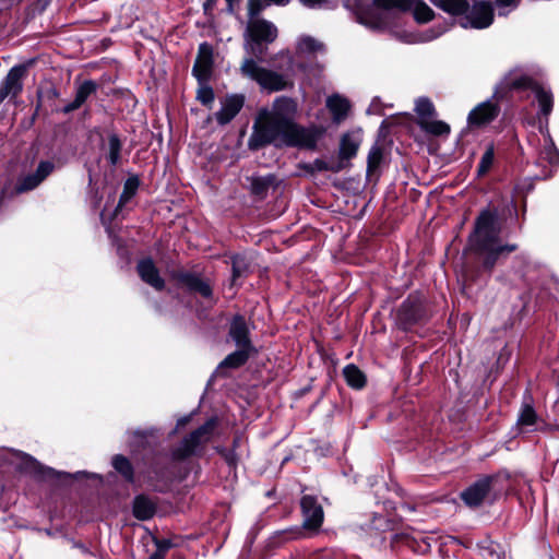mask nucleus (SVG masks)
<instances>
[{
	"mask_svg": "<svg viewBox=\"0 0 559 559\" xmlns=\"http://www.w3.org/2000/svg\"><path fill=\"white\" fill-rule=\"evenodd\" d=\"M296 104L287 97L275 99L272 109L251 136L254 147L273 144L276 147L314 148L320 136L316 127H302L294 121Z\"/></svg>",
	"mask_w": 559,
	"mask_h": 559,
	"instance_id": "nucleus-1",
	"label": "nucleus"
},
{
	"mask_svg": "<svg viewBox=\"0 0 559 559\" xmlns=\"http://www.w3.org/2000/svg\"><path fill=\"white\" fill-rule=\"evenodd\" d=\"M501 222L497 210L485 209L475 219L468 241L471 250L483 259L484 270L491 272L500 257L518 249L515 243H501Z\"/></svg>",
	"mask_w": 559,
	"mask_h": 559,
	"instance_id": "nucleus-2",
	"label": "nucleus"
},
{
	"mask_svg": "<svg viewBox=\"0 0 559 559\" xmlns=\"http://www.w3.org/2000/svg\"><path fill=\"white\" fill-rule=\"evenodd\" d=\"M498 7L515 5V0H495ZM452 16L459 17L464 28H486L493 21L492 0H474L471 7L467 0H430Z\"/></svg>",
	"mask_w": 559,
	"mask_h": 559,
	"instance_id": "nucleus-3",
	"label": "nucleus"
},
{
	"mask_svg": "<svg viewBox=\"0 0 559 559\" xmlns=\"http://www.w3.org/2000/svg\"><path fill=\"white\" fill-rule=\"evenodd\" d=\"M281 58L284 59L287 64L284 73H277L262 68L251 58L243 60L240 71L242 75L255 81L263 90L270 92L283 91L292 85L289 73L294 70V62L289 53H282Z\"/></svg>",
	"mask_w": 559,
	"mask_h": 559,
	"instance_id": "nucleus-4",
	"label": "nucleus"
},
{
	"mask_svg": "<svg viewBox=\"0 0 559 559\" xmlns=\"http://www.w3.org/2000/svg\"><path fill=\"white\" fill-rule=\"evenodd\" d=\"M216 425V418L207 419L202 426L192 431L180 442L178 447L173 450V457L175 460H185L195 454L200 448H202L211 440Z\"/></svg>",
	"mask_w": 559,
	"mask_h": 559,
	"instance_id": "nucleus-5",
	"label": "nucleus"
},
{
	"mask_svg": "<svg viewBox=\"0 0 559 559\" xmlns=\"http://www.w3.org/2000/svg\"><path fill=\"white\" fill-rule=\"evenodd\" d=\"M373 3L384 11L413 10L414 17L419 23H427L433 19V11L423 0H373Z\"/></svg>",
	"mask_w": 559,
	"mask_h": 559,
	"instance_id": "nucleus-6",
	"label": "nucleus"
},
{
	"mask_svg": "<svg viewBox=\"0 0 559 559\" xmlns=\"http://www.w3.org/2000/svg\"><path fill=\"white\" fill-rule=\"evenodd\" d=\"M32 63H21L12 67L4 79L0 83V104L8 97L11 99L16 98L22 92L24 86V79L27 75L28 66Z\"/></svg>",
	"mask_w": 559,
	"mask_h": 559,
	"instance_id": "nucleus-7",
	"label": "nucleus"
},
{
	"mask_svg": "<svg viewBox=\"0 0 559 559\" xmlns=\"http://www.w3.org/2000/svg\"><path fill=\"white\" fill-rule=\"evenodd\" d=\"M510 88H530L534 94L539 105V112L545 116L546 124L548 123V116L550 115L554 106L552 93L544 88L531 78L521 76L512 82L506 83Z\"/></svg>",
	"mask_w": 559,
	"mask_h": 559,
	"instance_id": "nucleus-8",
	"label": "nucleus"
},
{
	"mask_svg": "<svg viewBox=\"0 0 559 559\" xmlns=\"http://www.w3.org/2000/svg\"><path fill=\"white\" fill-rule=\"evenodd\" d=\"M247 33L253 44H250V48L252 53L254 55H261L262 49L259 48V51H255L254 44L259 45L260 43H272L277 37V28L276 26L264 19H254L249 20L248 26H247Z\"/></svg>",
	"mask_w": 559,
	"mask_h": 559,
	"instance_id": "nucleus-9",
	"label": "nucleus"
},
{
	"mask_svg": "<svg viewBox=\"0 0 559 559\" xmlns=\"http://www.w3.org/2000/svg\"><path fill=\"white\" fill-rule=\"evenodd\" d=\"M492 481V476H483L478 478L461 492V499L469 508H477L481 506L491 490Z\"/></svg>",
	"mask_w": 559,
	"mask_h": 559,
	"instance_id": "nucleus-10",
	"label": "nucleus"
},
{
	"mask_svg": "<svg viewBox=\"0 0 559 559\" xmlns=\"http://www.w3.org/2000/svg\"><path fill=\"white\" fill-rule=\"evenodd\" d=\"M300 507L304 515V525L307 528H319L323 522L324 513L318 498L312 495H305L300 500Z\"/></svg>",
	"mask_w": 559,
	"mask_h": 559,
	"instance_id": "nucleus-11",
	"label": "nucleus"
},
{
	"mask_svg": "<svg viewBox=\"0 0 559 559\" xmlns=\"http://www.w3.org/2000/svg\"><path fill=\"white\" fill-rule=\"evenodd\" d=\"M424 316L423 306L417 298H407L404 300L396 313V320L403 329H409L421 320Z\"/></svg>",
	"mask_w": 559,
	"mask_h": 559,
	"instance_id": "nucleus-12",
	"label": "nucleus"
},
{
	"mask_svg": "<svg viewBox=\"0 0 559 559\" xmlns=\"http://www.w3.org/2000/svg\"><path fill=\"white\" fill-rule=\"evenodd\" d=\"M500 108L497 103L486 100L477 105L467 117L469 127H483L490 123L499 115Z\"/></svg>",
	"mask_w": 559,
	"mask_h": 559,
	"instance_id": "nucleus-13",
	"label": "nucleus"
},
{
	"mask_svg": "<svg viewBox=\"0 0 559 559\" xmlns=\"http://www.w3.org/2000/svg\"><path fill=\"white\" fill-rule=\"evenodd\" d=\"M229 336L237 348L254 349L250 340V330L243 316L236 314L231 319Z\"/></svg>",
	"mask_w": 559,
	"mask_h": 559,
	"instance_id": "nucleus-14",
	"label": "nucleus"
},
{
	"mask_svg": "<svg viewBox=\"0 0 559 559\" xmlns=\"http://www.w3.org/2000/svg\"><path fill=\"white\" fill-rule=\"evenodd\" d=\"M362 142V130H355L344 133L340 141L338 157L341 160H349L357 155L358 148Z\"/></svg>",
	"mask_w": 559,
	"mask_h": 559,
	"instance_id": "nucleus-15",
	"label": "nucleus"
},
{
	"mask_svg": "<svg viewBox=\"0 0 559 559\" xmlns=\"http://www.w3.org/2000/svg\"><path fill=\"white\" fill-rule=\"evenodd\" d=\"M136 271L141 280L156 290H163L165 281L152 259L146 258L139 261Z\"/></svg>",
	"mask_w": 559,
	"mask_h": 559,
	"instance_id": "nucleus-16",
	"label": "nucleus"
},
{
	"mask_svg": "<svg viewBox=\"0 0 559 559\" xmlns=\"http://www.w3.org/2000/svg\"><path fill=\"white\" fill-rule=\"evenodd\" d=\"M176 280L186 286L190 292L199 293L204 298H211L213 290L210 284L201 278L200 275L191 272H179Z\"/></svg>",
	"mask_w": 559,
	"mask_h": 559,
	"instance_id": "nucleus-17",
	"label": "nucleus"
},
{
	"mask_svg": "<svg viewBox=\"0 0 559 559\" xmlns=\"http://www.w3.org/2000/svg\"><path fill=\"white\" fill-rule=\"evenodd\" d=\"M243 102V96L240 95H231L227 97L224 100L222 108L215 114L216 121L222 126L230 122L241 110Z\"/></svg>",
	"mask_w": 559,
	"mask_h": 559,
	"instance_id": "nucleus-18",
	"label": "nucleus"
},
{
	"mask_svg": "<svg viewBox=\"0 0 559 559\" xmlns=\"http://www.w3.org/2000/svg\"><path fill=\"white\" fill-rule=\"evenodd\" d=\"M212 68V48L206 43L199 47L198 58L193 66L192 72L198 80H205L209 78Z\"/></svg>",
	"mask_w": 559,
	"mask_h": 559,
	"instance_id": "nucleus-19",
	"label": "nucleus"
},
{
	"mask_svg": "<svg viewBox=\"0 0 559 559\" xmlns=\"http://www.w3.org/2000/svg\"><path fill=\"white\" fill-rule=\"evenodd\" d=\"M326 107L332 114L333 121L340 123L346 119L350 110V103L340 94H333L326 99Z\"/></svg>",
	"mask_w": 559,
	"mask_h": 559,
	"instance_id": "nucleus-20",
	"label": "nucleus"
},
{
	"mask_svg": "<svg viewBox=\"0 0 559 559\" xmlns=\"http://www.w3.org/2000/svg\"><path fill=\"white\" fill-rule=\"evenodd\" d=\"M250 182V192L259 199H264L271 187L276 186V177L272 174L266 176H251L248 178Z\"/></svg>",
	"mask_w": 559,
	"mask_h": 559,
	"instance_id": "nucleus-21",
	"label": "nucleus"
},
{
	"mask_svg": "<svg viewBox=\"0 0 559 559\" xmlns=\"http://www.w3.org/2000/svg\"><path fill=\"white\" fill-rule=\"evenodd\" d=\"M252 352L253 349L237 348L235 352L227 355L223 361L219 362L217 370L221 371L226 368L236 369L243 366L248 361Z\"/></svg>",
	"mask_w": 559,
	"mask_h": 559,
	"instance_id": "nucleus-22",
	"label": "nucleus"
},
{
	"mask_svg": "<svg viewBox=\"0 0 559 559\" xmlns=\"http://www.w3.org/2000/svg\"><path fill=\"white\" fill-rule=\"evenodd\" d=\"M155 513L154 503L144 496L135 497L133 501V515L141 521H146L153 518Z\"/></svg>",
	"mask_w": 559,
	"mask_h": 559,
	"instance_id": "nucleus-23",
	"label": "nucleus"
},
{
	"mask_svg": "<svg viewBox=\"0 0 559 559\" xmlns=\"http://www.w3.org/2000/svg\"><path fill=\"white\" fill-rule=\"evenodd\" d=\"M343 376L346 383L353 389L359 390L366 385L365 373L354 364H349L343 369Z\"/></svg>",
	"mask_w": 559,
	"mask_h": 559,
	"instance_id": "nucleus-24",
	"label": "nucleus"
},
{
	"mask_svg": "<svg viewBox=\"0 0 559 559\" xmlns=\"http://www.w3.org/2000/svg\"><path fill=\"white\" fill-rule=\"evenodd\" d=\"M139 188V180L135 177L128 178L123 185L122 193L120 194L117 210L124 206L136 193Z\"/></svg>",
	"mask_w": 559,
	"mask_h": 559,
	"instance_id": "nucleus-25",
	"label": "nucleus"
},
{
	"mask_svg": "<svg viewBox=\"0 0 559 559\" xmlns=\"http://www.w3.org/2000/svg\"><path fill=\"white\" fill-rule=\"evenodd\" d=\"M420 128L433 135H445L450 133V126L441 120H421Z\"/></svg>",
	"mask_w": 559,
	"mask_h": 559,
	"instance_id": "nucleus-26",
	"label": "nucleus"
},
{
	"mask_svg": "<svg viewBox=\"0 0 559 559\" xmlns=\"http://www.w3.org/2000/svg\"><path fill=\"white\" fill-rule=\"evenodd\" d=\"M537 415L533 406L528 403H524L518 418V425L522 428H532L535 426Z\"/></svg>",
	"mask_w": 559,
	"mask_h": 559,
	"instance_id": "nucleus-27",
	"label": "nucleus"
},
{
	"mask_svg": "<svg viewBox=\"0 0 559 559\" xmlns=\"http://www.w3.org/2000/svg\"><path fill=\"white\" fill-rule=\"evenodd\" d=\"M112 466L115 469L121 474L128 481L133 480V467L130 461L120 454H117L112 459Z\"/></svg>",
	"mask_w": 559,
	"mask_h": 559,
	"instance_id": "nucleus-28",
	"label": "nucleus"
},
{
	"mask_svg": "<svg viewBox=\"0 0 559 559\" xmlns=\"http://www.w3.org/2000/svg\"><path fill=\"white\" fill-rule=\"evenodd\" d=\"M297 49L304 53H312L324 50V45L311 36H301L297 43Z\"/></svg>",
	"mask_w": 559,
	"mask_h": 559,
	"instance_id": "nucleus-29",
	"label": "nucleus"
},
{
	"mask_svg": "<svg viewBox=\"0 0 559 559\" xmlns=\"http://www.w3.org/2000/svg\"><path fill=\"white\" fill-rule=\"evenodd\" d=\"M540 159L547 160L551 166L559 165V152L549 134H547L546 144L540 152Z\"/></svg>",
	"mask_w": 559,
	"mask_h": 559,
	"instance_id": "nucleus-30",
	"label": "nucleus"
},
{
	"mask_svg": "<svg viewBox=\"0 0 559 559\" xmlns=\"http://www.w3.org/2000/svg\"><path fill=\"white\" fill-rule=\"evenodd\" d=\"M383 159V147L378 143L373 144L368 153L367 157V170L368 173L374 171Z\"/></svg>",
	"mask_w": 559,
	"mask_h": 559,
	"instance_id": "nucleus-31",
	"label": "nucleus"
},
{
	"mask_svg": "<svg viewBox=\"0 0 559 559\" xmlns=\"http://www.w3.org/2000/svg\"><path fill=\"white\" fill-rule=\"evenodd\" d=\"M108 146H109V153H108V162L111 166H116L120 159V152H121V141L119 136L115 133L110 134L108 138Z\"/></svg>",
	"mask_w": 559,
	"mask_h": 559,
	"instance_id": "nucleus-32",
	"label": "nucleus"
},
{
	"mask_svg": "<svg viewBox=\"0 0 559 559\" xmlns=\"http://www.w3.org/2000/svg\"><path fill=\"white\" fill-rule=\"evenodd\" d=\"M97 90V84L92 81V80H87V81H84L78 88H76V93H75V97L74 99L83 105L86 99L96 92Z\"/></svg>",
	"mask_w": 559,
	"mask_h": 559,
	"instance_id": "nucleus-33",
	"label": "nucleus"
},
{
	"mask_svg": "<svg viewBox=\"0 0 559 559\" xmlns=\"http://www.w3.org/2000/svg\"><path fill=\"white\" fill-rule=\"evenodd\" d=\"M495 159V150L493 146L490 145L486 148L485 153L483 154L478 167H477V175L484 176L486 175L489 169L491 168Z\"/></svg>",
	"mask_w": 559,
	"mask_h": 559,
	"instance_id": "nucleus-34",
	"label": "nucleus"
},
{
	"mask_svg": "<svg viewBox=\"0 0 559 559\" xmlns=\"http://www.w3.org/2000/svg\"><path fill=\"white\" fill-rule=\"evenodd\" d=\"M415 110L421 120H426V118H430L435 115L433 104L430 99L425 97L417 99Z\"/></svg>",
	"mask_w": 559,
	"mask_h": 559,
	"instance_id": "nucleus-35",
	"label": "nucleus"
},
{
	"mask_svg": "<svg viewBox=\"0 0 559 559\" xmlns=\"http://www.w3.org/2000/svg\"><path fill=\"white\" fill-rule=\"evenodd\" d=\"M271 4L273 3L270 0H248L249 20L258 19V15Z\"/></svg>",
	"mask_w": 559,
	"mask_h": 559,
	"instance_id": "nucleus-36",
	"label": "nucleus"
},
{
	"mask_svg": "<svg viewBox=\"0 0 559 559\" xmlns=\"http://www.w3.org/2000/svg\"><path fill=\"white\" fill-rule=\"evenodd\" d=\"M41 180L35 174L28 175L22 179V181L17 185L16 190L19 192H25L35 189Z\"/></svg>",
	"mask_w": 559,
	"mask_h": 559,
	"instance_id": "nucleus-37",
	"label": "nucleus"
},
{
	"mask_svg": "<svg viewBox=\"0 0 559 559\" xmlns=\"http://www.w3.org/2000/svg\"><path fill=\"white\" fill-rule=\"evenodd\" d=\"M311 167H312V169L318 170V171H333V173H338L343 168V166L341 164L331 165V163H328L323 159H316L312 163Z\"/></svg>",
	"mask_w": 559,
	"mask_h": 559,
	"instance_id": "nucleus-38",
	"label": "nucleus"
},
{
	"mask_svg": "<svg viewBox=\"0 0 559 559\" xmlns=\"http://www.w3.org/2000/svg\"><path fill=\"white\" fill-rule=\"evenodd\" d=\"M27 460L28 462L32 464V467L34 469L35 473H38L39 475L44 476V477H51V476H55L57 475L58 473L51 468V467H43L41 465H39V463L37 461H35L33 457L31 456H27Z\"/></svg>",
	"mask_w": 559,
	"mask_h": 559,
	"instance_id": "nucleus-39",
	"label": "nucleus"
},
{
	"mask_svg": "<svg viewBox=\"0 0 559 559\" xmlns=\"http://www.w3.org/2000/svg\"><path fill=\"white\" fill-rule=\"evenodd\" d=\"M198 100H200L203 105H210L214 100V92L210 86H203L198 91L197 95Z\"/></svg>",
	"mask_w": 559,
	"mask_h": 559,
	"instance_id": "nucleus-40",
	"label": "nucleus"
},
{
	"mask_svg": "<svg viewBox=\"0 0 559 559\" xmlns=\"http://www.w3.org/2000/svg\"><path fill=\"white\" fill-rule=\"evenodd\" d=\"M217 451L223 455L225 462L230 467H235L237 465L238 457L234 450H228L225 448H217Z\"/></svg>",
	"mask_w": 559,
	"mask_h": 559,
	"instance_id": "nucleus-41",
	"label": "nucleus"
},
{
	"mask_svg": "<svg viewBox=\"0 0 559 559\" xmlns=\"http://www.w3.org/2000/svg\"><path fill=\"white\" fill-rule=\"evenodd\" d=\"M52 169L53 165L50 162H40L34 174L43 181L52 171Z\"/></svg>",
	"mask_w": 559,
	"mask_h": 559,
	"instance_id": "nucleus-42",
	"label": "nucleus"
},
{
	"mask_svg": "<svg viewBox=\"0 0 559 559\" xmlns=\"http://www.w3.org/2000/svg\"><path fill=\"white\" fill-rule=\"evenodd\" d=\"M305 7L310 9L323 8L329 0H299Z\"/></svg>",
	"mask_w": 559,
	"mask_h": 559,
	"instance_id": "nucleus-43",
	"label": "nucleus"
},
{
	"mask_svg": "<svg viewBox=\"0 0 559 559\" xmlns=\"http://www.w3.org/2000/svg\"><path fill=\"white\" fill-rule=\"evenodd\" d=\"M155 545H156L158 551L166 552L168 549L171 548L173 543L169 539L160 538V539H155Z\"/></svg>",
	"mask_w": 559,
	"mask_h": 559,
	"instance_id": "nucleus-44",
	"label": "nucleus"
},
{
	"mask_svg": "<svg viewBox=\"0 0 559 559\" xmlns=\"http://www.w3.org/2000/svg\"><path fill=\"white\" fill-rule=\"evenodd\" d=\"M242 274L241 261L238 259L233 260V280L235 281Z\"/></svg>",
	"mask_w": 559,
	"mask_h": 559,
	"instance_id": "nucleus-45",
	"label": "nucleus"
},
{
	"mask_svg": "<svg viewBox=\"0 0 559 559\" xmlns=\"http://www.w3.org/2000/svg\"><path fill=\"white\" fill-rule=\"evenodd\" d=\"M81 106H82V105H81V104H79V103L74 99L73 102H71V103H69L68 105H66V106L63 107L62 111H63L64 114H69V112H72V111H74V110L79 109Z\"/></svg>",
	"mask_w": 559,
	"mask_h": 559,
	"instance_id": "nucleus-46",
	"label": "nucleus"
},
{
	"mask_svg": "<svg viewBox=\"0 0 559 559\" xmlns=\"http://www.w3.org/2000/svg\"><path fill=\"white\" fill-rule=\"evenodd\" d=\"M358 20H359V22H360V23H362V24H367V25H368L367 21L364 19V16H362V15H359V16H358ZM369 26H370V27L378 28V27H380V26H381V23H380L379 21H377V22H373V23L369 24Z\"/></svg>",
	"mask_w": 559,
	"mask_h": 559,
	"instance_id": "nucleus-47",
	"label": "nucleus"
},
{
	"mask_svg": "<svg viewBox=\"0 0 559 559\" xmlns=\"http://www.w3.org/2000/svg\"><path fill=\"white\" fill-rule=\"evenodd\" d=\"M273 4H276V5H286L289 0H270Z\"/></svg>",
	"mask_w": 559,
	"mask_h": 559,
	"instance_id": "nucleus-48",
	"label": "nucleus"
},
{
	"mask_svg": "<svg viewBox=\"0 0 559 559\" xmlns=\"http://www.w3.org/2000/svg\"><path fill=\"white\" fill-rule=\"evenodd\" d=\"M73 546L76 547L78 549H81L84 552L87 551L86 547L83 544L74 543Z\"/></svg>",
	"mask_w": 559,
	"mask_h": 559,
	"instance_id": "nucleus-49",
	"label": "nucleus"
},
{
	"mask_svg": "<svg viewBox=\"0 0 559 559\" xmlns=\"http://www.w3.org/2000/svg\"><path fill=\"white\" fill-rule=\"evenodd\" d=\"M215 0H206L205 5L213 4Z\"/></svg>",
	"mask_w": 559,
	"mask_h": 559,
	"instance_id": "nucleus-50",
	"label": "nucleus"
},
{
	"mask_svg": "<svg viewBox=\"0 0 559 559\" xmlns=\"http://www.w3.org/2000/svg\"><path fill=\"white\" fill-rule=\"evenodd\" d=\"M439 35H440V33H438V34H435V35L430 36V37H429L428 39H433V38H437V37H438Z\"/></svg>",
	"mask_w": 559,
	"mask_h": 559,
	"instance_id": "nucleus-51",
	"label": "nucleus"
},
{
	"mask_svg": "<svg viewBox=\"0 0 559 559\" xmlns=\"http://www.w3.org/2000/svg\"><path fill=\"white\" fill-rule=\"evenodd\" d=\"M80 475H85V472H78L74 476L78 477Z\"/></svg>",
	"mask_w": 559,
	"mask_h": 559,
	"instance_id": "nucleus-52",
	"label": "nucleus"
}]
</instances>
